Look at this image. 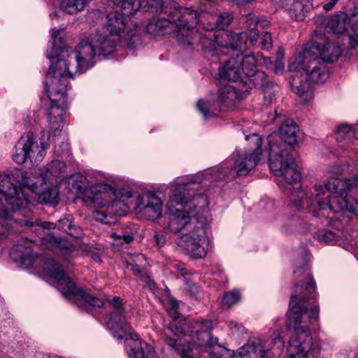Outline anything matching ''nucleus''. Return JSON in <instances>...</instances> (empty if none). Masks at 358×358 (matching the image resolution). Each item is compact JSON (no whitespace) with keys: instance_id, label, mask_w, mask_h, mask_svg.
<instances>
[{"instance_id":"f257e3e1","label":"nucleus","mask_w":358,"mask_h":358,"mask_svg":"<svg viewBox=\"0 0 358 358\" xmlns=\"http://www.w3.org/2000/svg\"><path fill=\"white\" fill-rule=\"evenodd\" d=\"M250 148L241 152L236 151L231 157L222 162L219 166L198 173L196 175L179 178L171 183L173 191L167 203V229L172 233L182 234L185 229L194 223L201 213L208 207L207 197L202 194H194L192 184L211 181L217 179L244 176L253 169L260 160L262 155V138L252 133L245 136Z\"/></svg>"},{"instance_id":"f03ea898","label":"nucleus","mask_w":358,"mask_h":358,"mask_svg":"<svg viewBox=\"0 0 358 358\" xmlns=\"http://www.w3.org/2000/svg\"><path fill=\"white\" fill-rule=\"evenodd\" d=\"M96 56L101 55L90 38V41H81L67 59H57L50 66L45 76V90L50 101L47 118L52 134L60 132L64 126L69 78H73L76 74L92 67Z\"/></svg>"},{"instance_id":"7ed1b4c3","label":"nucleus","mask_w":358,"mask_h":358,"mask_svg":"<svg viewBox=\"0 0 358 358\" xmlns=\"http://www.w3.org/2000/svg\"><path fill=\"white\" fill-rule=\"evenodd\" d=\"M306 282L296 283L290 296L287 327L292 329L286 358H315L313 338L308 324L319 317V307L309 300L314 296L315 283L308 267L301 268Z\"/></svg>"},{"instance_id":"20e7f679","label":"nucleus","mask_w":358,"mask_h":358,"mask_svg":"<svg viewBox=\"0 0 358 358\" xmlns=\"http://www.w3.org/2000/svg\"><path fill=\"white\" fill-rule=\"evenodd\" d=\"M66 166L64 162L53 160L48 164L45 168L35 171L34 176H38L36 182L31 179L32 175L28 176L26 173L15 171L12 176L19 177L20 176V187L14 185L12 182L10 188H16L19 192H23L24 196L28 200L29 206L27 213H24L21 210L13 209L10 207V213H18L27 217L31 213V202L27 197V191H30L36 195L35 198L39 203L55 204L58 201L57 184L59 178L66 172Z\"/></svg>"},{"instance_id":"39448f33","label":"nucleus","mask_w":358,"mask_h":358,"mask_svg":"<svg viewBox=\"0 0 358 358\" xmlns=\"http://www.w3.org/2000/svg\"><path fill=\"white\" fill-rule=\"evenodd\" d=\"M358 185V173L352 179L341 180L333 177L324 186L315 185V203L310 206V212L317 217H329V213L335 214L336 220L347 224L349 218L343 211L346 208L348 192Z\"/></svg>"},{"instance_id":"423d86ee","label":"nucleus","mask_w":358,"mask_h":358,"mask_svg":"<svg viewBox=\"0 0 358 358\" xmlns=\"http://www.w3.org/2000/svg\"><path fill=\"white\" fill-rule=\"evenodd\" d=\"M288 69L294 73L290 81L292 90L304 102L311 100L314 96L308 78L312 82L322 83L329 77L326 63L318 58H305L303 53L292 58Z\"/></svg>"},{"instance_id":"0eeeda50","label":"nucleus","mask_w":358,"mask_h":358,"mask_svg":"<svg viewBox=\"0 0 358 358\" xmlns=\"http://www.w3.org/2000/svg\"><path fill=\"white\" fill-rule=\"evenodd\" d=\"M137 192L128 188H114V192H109L108 195L101 199H96L94 207L103 208L104 210H96L94 212V217L104 224L110 222L108 217L112 215L119 216L125 215L136 201Z\"/></svg>"},{"instance_id":"6e6552de","label":"nucleus","mask_w":358,"mask_h":358,"mask_svg":"<svg viewBox=\"0 0 358 358\" xmlns=\"http://www.w3.org/2000/svg\"><path fill=\"white\" fill-rule=\"evenodd\" d=\"M45 273L57 282V288L64 298L78 306L87 308L101 307L103 301L85 292L76 287L71 280L66 276L64 270L53 259L47 260L43 266Z\"/></svg>"},{"instance_id":"1a4fd4ad","label":"nucleus","mask_w":358,"mask_h":358,"mask_svg":"<svg viewBox=\"0 0 358 358\" xmlns=\"http://www.w3.org/2000/svg\"><path fill=\"white\" fill-rule=\"evenodd\" d=\"M49 148V132L42 130L38 136H36L29 131L24 133L16 143L13 159L20 164L27 159L33 164H38L44 159Z\"/></svg>"},{"instance_id":"9d476101","label":"nucleus","mask_w":358,"mask_h":358,"mask_svg":"<svg viewBox=\"0 0 358 358\" xmlns=\"http://www.w3.org/2000/svg\"><path fill=\"white\" fill-rule=\"evenodd\" d=\"M110 178L101 172H93L87 176H78L72 187L77 196L87 205L93 206L96 199H101L109 192H114L115 186L108 184Z\"/></svg>"},{"instance_id":"9b49d317","label":"nucleus","mask_w":358,"mask_h":358,"mask_svg":"<svg viewBox=\"0 0 358 358\" xmlns=\"http://www.w3.org/2000/svg\"><path fill=\"white\" fill-rule=\"evenodd\" d=\"M207 228V220L202 215L179 234L176 239L177 245L185 250L192 257L203 258L207 255L210 243Z\"/></svg>"},{"instance_id":"f8f14e48","label":"nucleus","mask_w":358,"mask_h":358,"mask_svg":"<svg viewBox=\"0 0 358 358\" xmlns=\"http://www.w3.org/2000/svg\"><path fill=\"white\" fill-rule=\"evenodd\" d=\"M284 145L269 143L268 161L271 170L276 176L282 177L288 184L296 183L301 179V173L295 160Z\"/></svg>"},{"instance_id":"ddd939ff","label":"nucleus","mask_w":358,"mask_h":358,"mask_svg":"<svg viewBox=\"0 0 358 358\" xmlns=\"http://www.w3.org/2000/svg\"><path fill=\"white\" fill-rule=\"evenodd\" d=\"M10 185L9 176L0 175V224L6 227L10 226L12 220L10 207L23 210L24 213L29 211V202L23 192H17L15 187L10 188Z\"/></svg>"},{"instance_id":"4468645a","label":"nucleus","mask_w":358,"mask_h":358,"mask_svg":"<svg viewBox=\"0 0 358 358\" xmlns=\"http://www.w3.org/2000/svg\"><path fill=\"white\" fill-rule=\"evenodd\" d=\"M282 328H279L270 341L259 338H253L240 348L234 358H274L270 350L275 348L280 351L285 345L281 336Z\"/></svg>"},{"instance_id":"2eb2a0df","label":"nucleus","mask_w":358,"mask_h":358,"mask_svg":"<svg viewBox=\"0 0 358 358\" xmlns=\"http://www.w3.org/2000/svg\"><path fill=\"white\" fill-rule=\"evenodd\" d=\"M129 15L121 14L117 11L110 12L107 15L104 29L110 33L117 34L120 37L127 41L128 45L133 48L140 41V37L136 28L127 30Z\"/></svg>"},{"instance_id":"dca6fc26","label":"nucleus","mask_w":358,"mask_h":358,"mask_svg":"<svg viewBox=\"0 0 358 358\" xmlns=\"http://www.w3.org/2000/svg\"><path fill=\"white\" fill-rule=\"evenodd\" d=\"M111 304L114 310L110 314L107 322L108 328L115 338L122 340L131 329V326L127 321L129 317L122 306V299L120 297L115 296L112 299Z\"/></svg>"},{"instance_id":"f3484780","label":"nucleus","mask_w":358,"mask_h":358,"mask_svg":"<svg viewBox=\"0 0 358 358\" xmlns=\"http://www.w3.org/2000/svg\"><path fill=\"white\" fill-rule=\"evenodd\" d=\"M301 53L305 58H318V60L327 63L336 61L341 54V50L335 43L310 42L304 45Z\"/></svg>"},{"instance_id":"a211bd4d","label":"nucleus","mask_w":358,"mask_h":358,"mask_svg":"<svg viewBox=\"0 0 358 358\" xmlns=\"http://www.w3.org/2000/svg\"><path fill=\"white\" fill-rule=\"evenodd\" d=\"M162 201L160 198L151 193L141 194L137 192L136 201L134 210L141 217L155 220L159 217L162 213Z\"/></svg>"},{"instance_id":"6ab92c4d","label":"nucleus","mask_w":358,"mask_h":358,"mask_svg":"<svg viewBox=\"0 0 358 358\" xmlns=\"http://www.w3.org/2000/svg\"><path fill=\"white\" fill-rule=\"evenodd\" d=\"M192 328L195 329V335L193 336L194 346L187 345V350L193 351L197 346L201 348L202 352H210L211 348L217 344V338H212L210 332V323L207 320L195 321L192 324Z\"/></svg>"},{"instance_id":"aec40b11","label":"nucleus","mask_w":358,"mask_h":358,"mask_svg":"<svg viewBox=\"0 0 358 358\" xmlns=\"http://www.w3.org/2000/svg\"><path fill=\"white\" fill-rule=\"evenodd\" d=\"M180 16L178 17L175 23V31L178 41L184 43L190 44L187 39L188 32L193 29L199 21V14L196 10L188 8H184L180 11Z\"/></svg>"},{"instance_id":"412c9836","label":"nucleus","mask_w":358,"mask_h":358,"mask_svg":"<svg viewBox=\"0 0 358 358\" xmlns=\"http://www.w3.org/2000/svg\"><path fill=\"white\" fill-rule=\"evenodd\" d=\"M90 38L100 55L106 57L113 53L122 38L117 34L110 33L104 29L103 33L96 31L90 35Z\"/></svg>"},{"instance_id":"4be33fe9","label":"nucleus","mask_w":358,"mask_h":358,"mask_svg":"<svg viewBox=\"0 0 358 358\" xmlns=\"http://www.w3.org/2000/svg\"><path fill=\"white\" fill-rule=\"evenodd\" d=\"M125 350L129 358H159L153 348L143 342L134 333L126 338Z\"/></svg>"},{"instance_id":"5701e85b","label":"nucleus","mask_w":358,"mask_h":358,"mask_svg":"<svg viewBox=\"0 0 358 358\" xmlns=\"http://www.w3.org/2000/svg\"><path fill=\"white\" fill-rule=\"evenodd\" d=\"M238 60H239L240 66H241L242 72L247 77H252V82L255 86H260L262 85L259 81L261 80L264 81L266 78V73L263 71H257V66L258 65L259 60L257 55H249L243 56L242 55H237Z\"/></svg>"},{"instance_id":"b1692460","label":"nucleus","mask_w":358,"mask_h":358,"mask_svg":"<svg viewBox=\"0 0 358 358\" xmlns=\"http://www.w3.org/2000/svg\"><path fill=\"white\" fill-rule=\"evenodd\" d=\"M298 131L299 128L295 122L292 120H286L284 121L280 127L279 134L284 141V143L278 144V145H284L282 147L284 149L290 152L291 148H294V146L298 143ZM273 143V142L270 140ZM274 144H275L274 143ZM278 145V143H276Z\"/></svg>"},{"instance_id":"393cba45","label":"nucleus","mask_w":358,"mask_h":358,"mask_svg":"<svg viewBox=\"0 0 358 358\" xmlns=\"http://www.w3.org/2000/svg\"><path fill=\"white\" fill-rule=\"evenodd\" d=\"M351 15H348L344 12L335 13L331 18L329 27L331 30L337 34H342L348 31V34L352 33L351 27Z\"/></svg>"},{"instance_id":"a878e982","label":"nucleus","mask_w":358,"mask_h":358,"mask_svg":"<svg viewBox=\"0 0 358 358\" xmlns=\"http://www.w3.org/2000/svg\"><path fill=\"white\" fill-rule=\"evenodd\" d=\"M241 66L237 57L230 59L219 69V76L223 80L236 81L241 78Z\"/></svg>"},{"instance_id":"bb28decb","label":"nucleus","mask_w":358,"mask_h":358,"mask_svg":"<svg viewBox=\"0 0 358 358\" xmlns=\"http://www.w3.org/2000/svg\"><path fill=\"white\" fill-rule=\"evenodd\" d=\"M175 23L165 18L152 19L146 25L148 34L157 36L169 34L174 29Z\"/></svg>"},{"instance_id":"cd10ccee","label":"nucleus","mask_w":358,"mask_h":358,"mask_svg":"<svg viewBox=\"0 0 358 358\" xmlns=\"http://www.w3.org/2000/svg\"><path fill=\"white\" fill-rule=\"evenodd\" d=\"M287 6V11L289 16L296 21H303L308 11L309 8L302 2L297 0H282Z\"/></svg>"},{"instance_id":"c85d7f7f","label":"nucleus","mask_w":358,"mask_h":358,"mask_svg":"<svg viewBox=\"0 0 358 358\" xmlns=\"http://www.w3.org/2000/svg\"><path fill=\"white\" fill-rule=\"evenodd\" d=\"M10 255L15 262H20L26 266H31L36 257V254H34L29 248L23 245H16L13 248Z\"/></svg>"},{"instance_id":"c756f323","label":"nucleus","mask_w":358,"mask_h":358,"mask_svg":"<svg viewBox=\"0 0 358 358\" xmlns=\"http://www.w3.org/2000/svg\"><path fill=\"white\" fill-rule=\"evenodd\" d=\"M173 324L171 327H166L164 329V338L166 343L172 348L179 350L180 347L184 345L180 338V334H185L186 332L183 328H180V330H178L176 332L173 329Z\"/></svg>"},{"instance_id":"7c9ffc66","label":"nucleus","mask_w":358,"mask_h":358,"mask_svg":"<svg viewBox=\"0 0 358 358\" xmlns=\"http://www.w3.org/2000/svg\"><path fill=\"white\" fill-rule=\"evenodd\" d=\"M51 40H52V50H47V57L48 59L55 58L59 53L63 52V48L64 47L63 39L59 37L60 30L53 28L50 30Z\"/></svg>"},{"instance_id":"2f4dec72","label":"nucleus","mask_w":358,"mask_h":358,"mask_svg":"<svg viewBox=\"0 0 358 358\" xmlns=\"http://www.w3.org/2000/svg\"><path fill=\"white\" fill-rule=\"evenodd\" d=\"M224 36L230 41L229 44H223L218 39L216 40V43L219 46L224 47L226 48H231L234 50H241L245 47V34L241 33L240 34H224Z\"/></svg>"},{"instance_id":"473e14b6","label":"nucleus","mask_w":358,"mask_h":358,"mask_svg":"<svg viewBox=\"0 0 358 358\" xmlns=\"http://www.w3.org/2000/svg\"><path fill=\"white\" fill-rule=\"evenodd\" d=\"M259 83L262 85L260 86H255L256 87L260 89L263 92L264 103L266 104H270L275 96V92L278 91L279 88L278 86L274 84L273 82L269 81L267 79V76L266 75V78L264 79V81L259 80Z\"/></svg>"},{"instance_id":"72a5a7b5","label":"nucleus","mask_w":358,"mask_h":358,"mask_svg":"<svg viewBox=\"0 0 358 358\" xmlns=\"http://www.w3.org/2000/svg\"><path fill=\"white\" fill-rule=\"evenodd\" d=\"M315 238L325 244L338 245L345 247L346 243L338 238L334 232L329 229H320L315 234Z\"/></svg>"},{"instance_id":"f704fd0d","label":"nucleus","mask_w":358,"mask_h":358,"mask_svg":"<svg viewBox=\"0 0 358 358\" xmlns=\"http://www.w3.org/2000/svg\"><path fill=\"white\" fill-rule=\"evenodd\" d=\"M238 98V94L235 88L230 85L223 86L218 92V101L220 103L229 104Z\"/></svg>"},{"instance_id":"c9c22d12","label":"nucleus","mask_w":358,"mask_h":358,"mask_svg":"<svg viewBox=\"0 0 358 358\" xmlns=\"http://www.w3.org/2000/svg\"><path fill=\"white\" fill-rule=\"evenodd\" d=\"M312 195H314L313 198H309L308 196V194L304 192L303 191H300L297 193L296 195V197L294 199L293 201V206L296 209H303V208H308L310 210V206L311 205V203L313 201L315 205V192L314 191V193H312Z\"/></svg>"},{"instance_id":"e433bc0d","label":"nucleus","mask_w":358,"mask_h":358,"mask_svg":"<svg viewBox=\"0 0 358 358\" xmlns=\"http://www.w3.org/2000/svg\"><path fill=\"white\" fill-rule=\"evenodd\" d=\"M124 11L126 15H133L141 8L138 0H113Z\"/></svg>"},{"instance_id":"4c0bfd02","label":"nucleus","mask_w":358,"mask_h":358,"mask_svg":"<svg viewBox=\"0 0 358 358\" xmlns=\"http://www.w3.org/2000/svg\"><path fill=\"white\" fill-rule=\"evenodd\" d=\"M350 20L352 33L349 34L350 46L351 48L355 49L358 46V12L351 15Z\"/></svg>"},{"instance_id":"58836bf2","label":"nucleus","mask_w":358,"mask_h":358,"mask_svg":"<svg viewBox=\"0 0 358 358\" xmlns=\"http://www.w3.org/2000/svg\"><path fill=\"white\" fill-rule=\"evenodd\" d=\"M355 136V132L351 127L348 124H342L338 128L337 131V140L350 141Z\"/></svg>"},{"instance_id":"ea45409f","label":"nucleus","mask_w":358,"mask_h":358,"mask_svg":"<svg viewBox=\"0 0 358 358\" xmlns=\"http://www.w3.org/2000/svg\"><path fill=\"white\" fill-rule=\"evenodd\" d=\"M241 299L239 292L233 290L226 293L222 299V306L224 307L229 308L236 304Z\"/></svg>"},{"instance_id":"a19ab883","label":"nucleus","mask_w":358,"mask_h":358,"mask_svg":"<svg viewBox=\"0 0 358 358\" xmlns=\"http://www.w3.org/2000/svg\"><path fill=\"white\" fill-rule=\"evenodd\" d=\"M233 15L229 13H224L219 15L217 19V25L219 28L224 29L227 27L232 21Z\"/></svg>"},{"instance_id":"79ce46f5","label":"nucleus","mask_w":358,"mask_h":358,"mask_svg":"<svg viewBox=\"0 0 358 358\" xmlns=\"http://www.w3.org/2000/svg\"><path fill=\"white\" fill-rule=\"evenodd\" d=\"M346 210L352 214L358 215V199L348 196Z\"/></svg>"},{"instance_id":"37998d69","label":"nucleus","mask_w":358,"mask_h":358,"mask_svg":"<svg viewBox=\"0 0 358 358\" xmlns=\"http://www.w3.org/2000/svg\"><path fill=\"white\" fill-rule=\"evenodd\" d=\"M261 45L262 48L264 50H270L272 47L271 36L268 32H264L261 36Z\"/></svg>"},{"instance_id":"c03bdc74","label":"nucleus","mask_w":358,"mask_h":358,"mask_svg":"<svg viewBox=\"0 0 358 358\" xmlns=\"http://www.w3.org/2000/svg\"><path fill=\"white\" fill-rule=\"evenodd\" d=\"M196 107L198 110L203 114L204 118L210 117L211 115L208 112V103L203 100H199L197 102Z\"/></svg>"},{"instance_id":"a18cd8bd","label":"nucleus","mask_w":358,"mask_h":358,"mask_svg":"<svg viewBox=\"0 0 358 358\" xmlns=\"http://www.w3.org/2000/svg\"><path fill=\"white\" fill-rule=\"evenodd\" d=\"M126 267L127 269L131 271L134 275L143 277V271L141 269V266L138 265L137 264H134L131 262H127L126 263Z\"/></svg>"},{"instance_id":"49530a36","label":"nucleus","mask_w":358,"mask_h":358,"mask_svg":"<svg viewBox=\"0 0 358 358\" xmlns=\"http://www.w3.org/2000/svg\"><path fill=\"white\" fill-rule=\"evenodd\" d=\"M273 72L277 75H282L284 72L285 65L282 59H278L273 64Z\"/></svg>"},{"instance_id":"de8ad7c7","label":"nucleus","mask_w":358,"mask_h":358,"mask_svg":"<svg viewBox=\"0 0 358 358\" xmlns=\"http://www.w3.org/2000/svg\"><path fill=\"white\" fill-rule=\"evenodd\" d=\"M257 57L259 60L258 64H264L267 68H271L273 63L269 57L262 56L261 52L257 53Z\"/></svg>"},{"instance_id":"09e8293b","label":"nucleus","mask_w":358,"mask_h":358,"mask_svg":"<svg viewBox=\"0 0 358 358\" xmlns=\"http://www.w3.org/2000/svg\"><path fill=\"white\" fill-rule=\"evenodd\" d=\"M110 236L118 241L122 240L126 243H131L134 239L133 236L130 234H124L120 236L117 235L116 233H112Z\"/></svg>"},{"instance_id":"8fccbe9b","label":"nucleus","mask_w":358,"mask_h":358,"mask_svg":"<svg viewBox=\"0 0 358 358\" xmlns=\"http://www.w3.org/2000/svg\"><path fill=\"white\" fill-rule=\"evenodd\" d=\"M155 240L159 246H162L166 243V238L162 232H156L155 235Z\"/></svg>"},{"instance_id":"3c124183","label":"nucleus","mask_w":358,"mask_h":358,"mask_svg":"<svg viewBox=\"0 0 358 358\" xmlns=\"http://www.w3.org/2000/svg\"><path fill=\"white\" fill-rule=\"evenodd\" d=\"M171 303L173 306V310H169V313L170 315L174 318V319H176L178 317V315H179V313L177 311V309L178 308V303L177 301H175V300H173L171 299Z\"/></svg>"},{"instance_id":"603ef678","label":"nucleus","mask_w":358,"mask_h":358,"mask_svg":"<svg viewBox=\"0 0 358 358\" xmlns=\"http://www.w3.org/2000/svg\"><path fill=\"white\" fill-rule=\"evenodd\" d=\"M36 224L41 226L43 228L47 229H52L55 228V224L50 222H41L39 220H36Z\"/></svg>"},{"instance_id":"864d4df0","label":"nucleus","mask_w":358,"mask_h":358,"mask_svg":"<svg viewBox=\"0 0 358 358\" xmlns=\"http://www.w3.org/2000/svg\"><path fill=\"white\" fill-rule=\"evenodd\" d=\"M337 2H338V0H331L330 2L325 3L323 6V8L326 11H329L334 8V6L337 3Z\"/></svg>"},{"instance_id":"5fc2aeb1","label":"nucleus","mask_w":358,"mask_h":358,"mask_svg":"<svg viewBox=\"0 0 358 358\" xmlns=\"http://www.w3.org/2000/svg\"><path fill=\"white\" fill-rule=\"evenodd\" d=\"M148 4L151 8H158L162 6V0H152V1H149Z\"/></svg>"},{"instance_id":"6e6d98bb","label":"nucleus","mask_w":358,"mask_h":358,"mask_svg":"<svg viewBox=\"0 0 358 358\" xmlns=\"http://www.w3.org/2000/svg\"><path fill=\"white\" fill-rule=\"evenodd\" d=\"M258 38V34L256 29H252L250 34V39L251 43L256 42Z\"/></svg>"},{"instance_id":"4d7b16f0","label":"nucleus","mask_w":358,"mask_h":358,"mask_svg":"<svg viewBox=\"0 0 358 358\" xmlns=\"http://www.w3.org/2000/svg\"><path fill=\"white\" fill-rule=\"evenodd\" d=\"M346 353L348 358H354L355 357V352L352 350H344L342 354Z\"/></svg>"},{"instance_id":"13d9d810","label":"nucleus","mask_w":358,"mask_h":358,"mask_svg":"<svg viewBox=\"0 0 358 358\" xmlns=\"http://www.w3.org/2000/svg\"><path fill=\"white\" fill-rule=\"evenodd\" d=\"M336 170L335 171H332L331 170L330 172L331 173H336V174H340L341 173V169L340 166H336L335 167Z\"/></svg>"},{"instance_id":"bf43d9fd","label":"nucleus","mask_w":358,"mask_h":358,"mask_svg":"<svg viewBox=\"0 0 358 358\" xmlns=\"http://www.w3.org/2000/svg\"><path fill=\"white\" fill-rule=\"evenodd\" d=\"M20 223H23L24 224L27 226H31L34 224L33 222L29 221L28 220H24L23 221L20 222Z\"/></svg>"},{"instance_id":"052dcab7","label":"nucleus","mask_w":358,"mask_h":358,"mask_svg":"<svg viewBox=\"0 0 358 358\" xmlns=\"http://www.w3.org/2000/svg\"><path fill=\"white\" fill-rule=\"evenodd\" d=\"M182 358H194L193 356L188 355L187 353L183 352Z\"/></svg>"},{"instance_id":"680f3d73","label":"nucleus","mask_w":358,"mask_h":358,"mask_svg":"<svg viewBox=\"0 0 358 358\" xmlns=\"http://www.w3.org/2000/svg\"><path fill=\"white\" fill-rule=\"evenodd\" d=\"M138 262H140L141 259H144V256L143 255H138L136 257Z\"/></svg>"},{"instance_id":"e2e57ef3","label":"nucleus","mask_w":358,"mask_h":358,"mask_svg":"<svg viewBox=\"0 0 358 358\" xmlns=\"http://www.w3.org/2000/svg\"><path fill=\"white\" fill-rule=\"evenodd\" d=\"M55 152H57V154L60 155L61 152L57 150V146L55 147Z\"/></svg>"},{"instance_id":"0e129e2a","label":"nucleus","mask_w":358,"mask_h":358,"mask_svg":"<svg viewBox=\"0 0 358 358\" xmlns=\"http://www.w3.org/2000/svg\"><path fill=\"white\" fill-rule=\"evenodd\" d=\"M294 273L296 275H297L298 273H301V270L294 271Z\"/></svg>"},{"instance_id":"69168bd1","label":"nucleus","mask_w":358,"mask_h":358,"mask_svg":"<svg viewBox=\"0 0 358 358\" xmlns=\"http://www.w3.org/2000/svg\"><path fill=\"white\" fill-rule=\"evenodd\" d=\"M52 238H53V240H54V242H57V240H56V238H54V237H53Z\"/></svg>"},{"instance_id":"338daca9","label":"nucleus","mask_w":358,"mask_h":358,"mask_svg":"<svg viewBox=\"0 0 358 358\" xmlns=\"http://www.w3.org/2000/svg\"><path fill=\"white\" fill-rule=\"evenodd\" d=\"M54 358H60V357H57V356H55V357H54Z\"/></svg>"}]
</instances>
